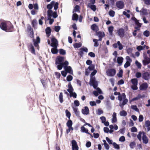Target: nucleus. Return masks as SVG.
Segmentation results:
<instances>
[{
    "label": "nucleus",
    "mask_w": 150,
    "mask_h": 150,
    "mask_svg": "<svg viewBox=\"0 0 150 150\" xmlns=\"http://www.w3.org/2000/svg\"><path fill=\"white\" fill-rule=\"evenodd\" d=\"M118 99L120 101L119 105L122 109L124 106L128 102V100L126 98L125 93H122L121 96H118Z\"/></svg>",
    "instance_id": "nucleus-1"
},
{
    "label": "nucleus",
    "mask_w": 150,
    "mask_h": 150,
    "mask_svg": "<svg viewBox=\"0 0 150 150\" xmlns=\"http://www.w3.org/2000/svg\"><path fill=\"white\" fill-rule=\"evenodd\" d=\"M132 85L131 88L134 90H137L138 89L137 85L138 84V80L137 79H132L131 80Z\"/></svg>",
    "instance_id": "nucleus-2"
},
{
    "label": "nucleus",
    "mask_w": 150,
    "mask_h": 150,
    "mask_svg": "<svg viewBox=\"0 0 150 150\" xmlns=\"http://www.w3.org/2000/svg\"><path fill=\"white\" fill-rule=\"evenodd\" d=\"M106 73L109 76H113L116 73V70L113 69H109L106 70Z\"/></svg>",
    "instance_id": "nucleus-3"
},
{
    "label": "nucleus",
    "mask_w": 150,
    "mask_h": 150,
    "mask_svg": "<svg viewBox=\"0 0 150 150\" xmlns=\"http://www.w3.org/2000/svg\"><path fill=\"white\" fill-rule=\"evenodd\" d=\"M90 83L91 85L92 86L95 88H96L98 86V83L95 80V78L93 76H90Z\"/></svg>",
    "instance_id": "nucleus-4"
},
{
    "label": "nucleus",
    "mask_w": 150,
    "mask_h": 150,
    "mask_svg": "<svg viewBox=\"0 0 150 150\" xmlns=\"http://www.w3.org/2000/svg\"><path fill=\"white\" fill-rule=\"evenodd\" d=\"M8 22L6 21H4L0 23V28H1L6 32L7 31V24Z\"/></svg>",
    "instance_id": "nucleus-5"
},
{
    "label": "nucleus",
    "mask_w": 150,
    "mask_h": 150,
    "mask_svg": "<svg viewBox=\"0 0 150 150\" xmlns=\"http://www.w3.org/2000/svg\"><path fill=\"white\" fill-rule=\"evenodd\" d=\"M68 64V62L67 61H65L64 62H63L61 64L57 65V67L58 69L60 70L62 69L63 67L64 69H65Z\"/></svg>",
    "instance_id": "nucleus-6"
},
{
    "label": "nucleus",
    "mask_w": 150,
    "mask_h": 150,
    "mask_svg": "<svg viewBox=\"0 0 150 150\" xmlns=\"http://www.w3.org/2000/svg\"><path fill=\"white\" fill-rule=\"evenodd\" d=\"M64 60V58L63 57L58 56L56 59L55 64H60Z\"/></svg>",
    "instance_id": "nucleus-7"
},
{
    "label": "nucleus",
    "mask_w": 150,
    "mask_h": 150,
    "mask_svg": "<svg viewBox=\"0 0 150 150\" xmlns=\"http://www.w3.org/2000/svg\"><path fill=\"white\" fill-rule=\"evenodd\" d=\"M116 5L118 8L120 9L123 8L124 6V2L122 1H117L116 3Z\"/></svg>",
    "instance_id": "nucleus-8"
},
{
    "label": "nucleus",
    "mask_w": 150,
    "mask_h": 150,
    "mask_svg": "<svg viewBox=\"0 0 150 150\" xmlns=\"http://www.w3.org/2000/svg\"><path fill=\"white\" fill-rule=\"evenodd\" d=\"M52 43L51 44V46L52 47H57L58 44V41L57 40L54 38H52L51 39Z\"/></svg>",
    "instance_id": "nucleus-9"
},
{
    "label": "nucleus",
    "mask_w": 150,
    "mask_h": 150,
    "mask_svg": "<svg viewBox=\"0 0 150 150\" xmlns=\"http://www.w3.org/2000/svg\"><path fill=\"white\" fill-rule=\"evenodd\" d=\"M72 146L73 150H78V146L77 143L75 140H73L72 141Z\"/></svg>",
    "instance_id": "nucleus-10"
},
{
    "label": "nucleus",
    "mask_w": 150,
    "mask_h": 150,
    "mask_svg": "<svg viewBox=\"0 0 150 150\" xmlns=\"http://www.w3.org/2000/svg\"><path fill=\"white\" fill-rule=\"evenodd\" d=\"M144 65H146L150 63V58H148L146 56L144 57V59L142 61Z\"/></svg>",
    "instance_id": "nucleus-11"
},
{
    "label": "nucleus",
    "mask_w": 150,
    "mask_h": 150,
    "mask_svg": "<svg viewBox=\"0 0 150 150\" xmlns=\"http://www.w3.org/2000/svg\"><path fill=\"white\" fill-rule=\"evenodd\" d=\"M118 35L121 38H122L125 36L124 30L122 28L120 29L117 31Z\"/></svg>",
    "instance_id": "nucleus-12"
},
{
    "label": "nucleus",
    "mask_w": 150,
    "mask_h": 150,
    "mask_svg": "<svg viewBox=\"0 0 150 150\" xmlns=\"http://www.w3.org/2000/svg\"><path fill=\"white\" fill-rule=\"evenodd\" d=\"M96 35L98 36L99 38L98 40L100 41L102 40V38L104 37L105 36V34L103 32L99 31L97 33Z\"/></svg>",
    "instance_id": "nucleus-13"
},
{
    "label": "nucleus",
    "mask_w": 150,
    "mask_h": 150,
    "mask_svg": "<svg viewBox=\"0 0 150 150\" xmlns=\"http://www.w3.org/2000/svg\"><path fill=\"white\" fill-rule=\"evenodd\" d=\"M142 77L145 80H148L150 78V74L147 72L144 73L142 74Z\"/></svg>",
    "instance_id": "nucleus-14"
},
{
    "label": "nucleus",
    "mask_w": 150,
    "mask_h": 150,
    "mask_svg": "<svg viewBox=\"0 0 150 150\" xmlns=\"http://www.w3.org/2000/svg\"><path fill=\"white\" fill-rule=\"evenodd\" d=\"M148 87L147 83H145L141 84L140 86L139 89L140 90H146Z\"/></svg>",
    "instance_id": "nucleus-15"
},
{
    "label": "nucleus",
    "mask_w": 150,
    "mask_h": 150,
    "mask_svg": "<svg viewBox=\"0 0 150 150\" xmlns=\"http://www.w3.org/2000/svg\"><path fill=\"white\" fill-rule=\"evenodd\" d=\"M40 39L39 37H37L36 40H33L34 45L35 47H38V43H40Z\"/></svg>",
    "instance_id": "nucleus-16"
},
{
    "label": "nucleus",
    "mask_w": 150,
    "mask_h": 150,
    "mask_svg": "<svg viewBox=\"0 0 150 150\" xmlns=\"http://www.w3.org/2000/svg\"><path fill=\"white\" fill-rule=\"evenodd\" d=\"M72 121L71 120H69L67 123V125L68 128H71V130H73L74 129L72 127Z\"/></svg>",
    "instance_id": "nucleus-17"
},
{
    "label": "nucleus",
    "mask_w": 150,
    "mask_h": 150,
    "mask_svg": "<svg viewBox=\"0 0 150 150\" xmlns=\"http://www.w3.org/2000/svg\"><path fill=\"white\" fill-rule=\"evenodd\" d=\"M64 69L65 71L71 74H73V71L72 68L70 66H68Z\"/></svg>",
    "instance_id": "nucleus-18"
},
{
    "label": "nucleus",
    "mask_w": 150,
    "mask_h": 150,
    "mask_svg": "<svg viewBox=\"0 0 150 150\" xmlns=\"http://www.w3.org/2000/svg\"><path fill=\"white\" fill-rule=\"evenodd\" d=\"M89 109L87 107H85L84 109L82 110V112L83 114L85 115H87L89 113Z\"/></svg>",
    "instance_id": "nucleus-19"
},
{
    "label": "nucleus",
    "mask_w": 150,
    "mask_h": 150,
    "mask_svg": "<svg viewBox=\"0 0 150 150\" xmlns=\"http://www.w3.org/2000/svg\"><path fill=\"white\" fill-rule=\"evenodd\" d=\"M91 29L94 31H97L98 30V26L96 24H93L91 26Z\"/></svg>",
    "instance_id": "nucleus-20"
},
{
    "label": "nucleus",
    "mask_w": 150,
    "mask_h": 150,
    "mask_svg": "<svg viewBox=\"0 0 150 150\" xmlns=\"http://www.w3.org/2000/svg\"><path fill=\"white\" fill-rule=\"evenodd\" d=\"M142 139L143 140V142L145 144H147L148 142V140L146 136L143 133L142 136Z\"/></svg>",
    "instance_id": "nucleus-21"
},
{
    "label": "nucleus",
    "mask_w": 150,
    "mask_h": 150,
    "mask_svg": "<svg viewBox=\"0 0 150 150\" xmlns=\"http://www.w3.org/2000/svg\"><path fill=\"white\" fill-rule=\"evenodd\" d=\"M123 61V58L122 57H118L117 58V61L118 64L121 65Z\"/></svg>",
    "instance_id": "nucleus-22"
},
{
    "label": "nucleus",
    "mask_w": 150,
    "mask_h": 150,
    "mask_svg": "<svg viewBox=\"0 0 150 150\" xmlns=\"http://www.w3.org/2000/svg\"><path fill=\"white\" fill-rule=\"evenodd\" d=\"M117 119L116 118V113L114 112L112 115V123H115L116 122Z\"/></svg>",
    "instance_id": "nucleus-23"
},
{
    "label": "nucleus",
    "mask_w": 150,
    "mask_h": 150,
    "mask_svg": "<svg viewBox=\"0 0 150 150\" xmlns=\"http://www.w3.org/2000/svg\"><path fill=\"white\" fill-rule=\"evenodd\" d=\"M53 12L51 10H48L47 12L48 19H50L52 16Z\"/></svg>",
    "instance_id": "nucleus-24"
},
{
    "label": "nucleus",
    "mask_w": 150,
    "mask_h": 150,
    "mask_svg": "<svg viewBox=\"0 0 150 150\" xmlns=\"http://www.w3.org/2000/svg\"><path fill=\"white\" fill-rule=\"evenodd\" d=\"M68 86L69 88L67 89V91L69 93L71 92H73V91L74 89L71 84L70 83H69Z\"/></svg>",
    "instance_id": "nucleus-25"
},
{
    "label": "nucleus",
    "mask_w": 150,
    "mask_h": 150,
    "mask_svg": "<svg viewBox=\"0 0 150 150\" xmlns=\"http://www.w3.org/2000/svg\"><path fill=\"white\" fill-rule=\"evenodd\" d=\"M54 1H52L51 2L50 4L47 5V8L48 10H51L53 7V5H54Z\"/></svg>",
    "instance_id": "nucleus-26"
},
{
    "label": "nucleus",
    "mask_w": 150,
    "mask_h": 150,
    "mask_svg": "<svg viewBox=\"0 0 150 150\" xmlns=\"http://www.w3.org/2000/svg\"><path fill=\"white\" fill-rule=\"evenodd\" d=\"M53 48H52L51 51L52 53L53 54H57L58 52V50L57 47H53Z\"/></svg>",
    "instance_id": "nucleus-27"
},
{
    "label": "nucleus",
    "mask_w": 150,
    "mask_h": 150,
    "mask_svg": "<svg viewBox=\"0 0 150 150\" xmlns=\"http://www.w3.org/2000/svg\"><path fill=\"white\" fill-rule=\"evenodd\" d=\"M46 32L48 37H49L51 33V29L50 27H47L46 29Z\"/></svg>",
    "instance_id": "nucleus-28"
},
{
    "label": "nucleus",
    "mask_w": 150,
    "mask_h": 150,
    "mask_svg": "<svg viewBox=\"0 0 150 150\" xmlns=\"http://www.w3.org/2000/svg\"><path fill=\"white\" fill-rule=\"evenodd\" d=\"M78 15L76 13H74L73 14L72 17V19L73 20L77 21L78 20Z\"/></svg>",
    "instance_id": "nucleus-29"
},
{
    "label": "nucleus",
    "mask_w": 150,
    "mask_h": 150,
    "mask_svg": "<svg viewBox=\"0 0 150 150\" xmlns=\"http://www.w3.org/2000/svg\"><path fill=\"white\" fill-rule=\"evenodd\" d=\"M120 115L122 116H125L127 115V113L125 110H122L120 111Z\"/></svg>",
    "instance_id": "nucleus-30"
},
{
    "label": "nucleus",
    "mask_w": 150,
    "mask_h": 150,
    "mask_svg": "<svg viewBox=\"0 0 150 150\" xmlns=\"http://www.w3.org/2000/svg\"><path fill=\"white\" fill-rule=\"evenodd\" d=\"M74 111L75 112L76 115L77 116H79V111L78 110V109L77 108H73Z\"/></svg>",
    "instance_id": "nucleus-31"
},
{
    "label": "nucleus",
    "mask_w": 150,
    "mask_h": 150,
    "mask_svg": "<svg viewBox=\"0 0 150 150\" xmlns=\"http://www.w3.org/2000/svg\"><path fill=\"white\" fill-rule=\"evenodd\" d=\"M88 6L90 7L91 9L94 11H95L96 10V6L94 5H91L90 4H89L88 5Z\"/></svg>",
    "instance_id": "nucleus-32"
},
{
    "label": "nucleus",
    "mask_w": 150,
    "mask_h": 150,
    "mask_svg": "<svg viewBox=\"0 0 150 150\" xmlns=\"http://www.w3.org/2000/svg\"><path fill=\"white\" fill-rule=\"evenodd\" d=\"M81 129L82 132L90 134L88 132V129H86L83 126H82L81 127Z\"/></svg>",
    "instance_id": "nucleus-33"
},
{
    "label": "nucleus",
    "mask_w": 150,
    "mask_h": 150,
    "mask_svg": "<svg viewBox=\"0 0 150 150\" xmlns=\"http://www.w3.org/2000/svg\"><path fill=\"white\" fill-rule=\"evenodd\" d=\"M81 46V43H76L74 45V47L75 48H78Z\"/></svg>",
    "instance_id": "nucleus-34"
},
{
    "label": "nucleus",
    "mask_w": 150,
    "mask_h": 150,
    "mask_svg": "<svg viewBox=\"0 0 150 150\" xmlns=\"http://www.w3.org/2000/svg\"><path fill=\"white\" fill-rule=\"evenodd\" d=\"M80 52L82 53L83 51H85L86 52H88V49L86 47H82L80 49Z\"/></svg>",
    "instance_id": "nucleus-35"
},
{
    "label": "nucleus",
    "mask_w": 150,
    "mask_h": 150,
    "mask_svg": "<svg viewBox=\"0 0 150 150\" xmlns=\"http://www.w3.org/2000/svg\"><path fill=\"white\" fill-rule=\"evenodd\" d=\"M98 41H99L98 40L96 39H93V41L94 42V46L97 47L98 46Z\"/></svg>",
    "instance_id": "nucleus-36"
},
{
    "label": "nucleus",
    "mask_w": 150,
    "mask_h": 150,
    "mask_svg": "<svg viewBox=\"0 0 150 150\" xmlns=\"http://www.w3.org/2000/svg\"><path fill=\"white\" fill-rule=\"evenodd\" d=\"M140 12H142L143 14L144 15H146L148 13L146 9L143 8L142 10L140 11Z\"/></svg>",
    "instance_id": "nucleus-37"
},
{
    "label": "nucleus",
    "mask_w": 150,
    "mask_h": 150,
    "mask_svg": "<svg viewBox=\"0 0 150 150\" xmlns=\"http://www.w3.org/2000/svg\"><path fill=\"white\" fill-rule=\"evenodd\" d=\"M117 44L119 46V49L120 50H122L123 48V46L122 44L119 41H118L117 42Z\"/></svg>",
    "instance_id": "nucleus-38"
},
{
    "label": "nucleus",
    "mask_w": 150,
    "mask_h": 150,
    "mask_svg": "<svg viewBox=\"0 0 150 150\" xmlns=\"http://www.w3.org/2000/svg\"><path fill=\"white\" fill-rule=\"evenodd\" d=\"M103 113V110L101 109H98L97 111V114L100 115Z\"/></svg>",
    "instance_id": "nucleus-39"
},
{
    "label": "nucleus",
    "mask_w": 150,
    "mask_h": 150,
    "mask_svg": "<svg viewBox=\"0 0 150 150\" xmlns=\"http://www.w3.org/2000/svg\"><path fill=\"white\" fill-rule=\"evenodd\" d=\"M59 98L60 103H62L63 102V94L62 93H60L59 96Z\"/></svg>",
    "instance_id": "nucleus-40"
},
{
    "label": "nucleus",
    "mask_w": 150,
    "mask_h": 150,
    "mask_svg": "<svg viewBox=\"0 0 150 150\" xmlns=\"http://www.w3.org/2000/svg\"><path fill=\"white\" fill-rule=\"evenodd\" d=\"M94 68V65L93 64H91L89 66L88 69L90 71H92L93 70Z\"/></svg>",
    "instance_id": "nucleus-41"
},
{
    "label": "nucleus",
    "mask_w": 150,
    "mask_h": 150,
    "mask_svg": "<svg viewBox=\"0 0 150 150\" xmlns=\"http://www.w3.org/2000/svg\"><path fill=\"white\" fill-rule=\"evenodd\" d=\"M141 97V96L140 95H139L137 97L133 98L132 100V101L137 100Z\"/></svg>",
    "instance_id": "nucleus-42"
},
{
    "label": "nucleus",
    "mask_w": 150,
    "mask_h": 150,
    "mask_svg": "<svg viewBox=\"0 0 150 150\" xmlns=\"http://www.w3.org/2000/svg\"><path fill=\"white\" fill-rule=\"evenodd\" d=\"M136 143L134 142H132L129 144L130 148L133 149L135 146Z\"/></svg>",
    "instance_id": "nucleus-43"
},
{
    "label": "nucleus",
    "mask_w": 150,
    "mask_h": 150,
    "mask_svg": "<svg viewBox=\"0 0 150 150\" xmlns=\"http://www.w3.org/2000/svg\"><path fill=\"white\" fill-rule=\"evenodd\" d=\"M135 64L138 68H141L142 66L141 64L139 62L137 61H136L135 62Z\"/></svg>",
    "instance_id": "nucleus-44"
},
{
    "label": "nucleus",
    "mask_w": 150,
    "mask_h": 150,
    "mask_svg": "<svg viewBox=\"0 0 150 150\" xmlns=\"http://www.w3.org/2000/svg\"><path fill=\"white\" fill-rule=\"evenodd\" d=\"M113 145L114 146L115 148L117 149H120V146L119 145L117 144L115 142H114L113 143Z\"/></svg>",
    "instance_id": "nucleus-45"
},
{
    "label": "nucleus",
    "mask_w": 150,
    "mask_h": 150,
    "mask_svg": "<svg viewBox=\"0 0 150 150\" xmlns=\"http://www.w3.org/2000/svg\"><path fill=\"white\" fill-rule=\"evenodd\" d=\"M58 3L57 2L55 3L54 2V4L53 6H54V8L55 10H56L58 8Z\"/></svg>",
    "instance_id": "nucleus-46"
},
{
    "label": "nucleus",
    "mask_w": 150,
    "mask_h": 150,
    "mask_svg": "<svg viewBox=\"0 0 150 150\" xmlns=\"http://www.w3.org/2000/svg\"><path fill=\"white\" fill-rule=\"evenodd\" d=\"M131 62L127 61L125 64L124 65V67L125 68H126L129 66L130 65Z\"/></svg>",
    "instance_id": "nucleus-47"
},
{
    "label": "nucleus",
    "mask_w": 150,
    "mask_h": 150,
    "mask_svg": "<svg viewBox=\"0 0 150 150\" xmlns=\"http://www.w3.org/2000/svg\"><path fill=\"white\" fill-rule=\"evenodd\" d=\"M143 34L146 37H148L150 33L148 31L146 30L144 32Z\"/></svg>",
    "instance_id": "nucleus-48"
},
{
    "label": "nucleus",
    "mask_w": 150,
    "mask_h": 150,
    "mask_svg": "<svg viewBox=\"0 0 150 150\" xmlns=\"http://www.w3.org/2000/svg\"><path fill=\"white\" fill-rule=\"evenodd\" d=\"M115 12L114 11L112 10L109 12V15L111 17H114L115 15Z\"/></svg>",
    "instance_id": "nucleus-49"
},
{
    "label": "nucleus",
    "mask_w": 150,
    "mask_h": 150,
    "mask_svg": "<svg viewBox=\"0 0 150 150\" xmlns=\"http://www.w3.org/2000/svg\"><path fill=\"white\" fill-rule=\"evenodd\" d=\"M142 134V132H139V134L137 136V138L139 139V140L140 141H141V140Z\"/></svg>",
    "instance_id": "nucleus-50"
},
{
    "label": "nucleus",
    "mask_w": 150,
    "mask_h": 150,
    "mask_svg": "<svg viewBox=\"0 0 150 150\" xmlns=\"http://www.w3.org/2000/svg\"><path fill=\"white\" fill-rule=\"evenodd\" d=\"M70 93V97L72 96L75 98H76V94L75 92H71Z\"/></svg>",
    "instance_id": "nucleus-51"
},
{
    "label": "nucleus",
    "mask_w": 150,
    "mask_h": 150,
    "mask_svg": "<svg viewBox=\"0 0 150 150\" xmlns=\"http://www.w3.org/2000/svg\"><path fill=\"white\" fill-rule=\"evenodd\" d=\"M59 52L60 54H61L64 55L66 54L65 51L62 49H60Z\"/></svg>",
    "instance_id": "nucleus-52"
},
{
    "label": "nucleus",
    "mask_w": 150,
    "mask_h": 150,
    "mask_svg": "<svg viewBox=\"0 0 150 150\" xmlns=\"http://www.w3.org/2000/svg\"><path fill=\"white\" fill-rule=\"evenodd\" d=\"M72 77L70 75H68L67 78V81H71L72 79Z\"/></svg>",
    "instance_id": "nucleus-53"
},
{
    "label": "nucleus",
    "mask_w": 150,
    "mask_h": 150,
    "mask_svg": "<svg viewBox=\"0 0 150 150\" xmlns=\"http://www.w3.org/2000/svg\"><path fill=\"white\" fill-rule=\"evenodd\" d=\"M125 141V138L124 136L120 137L119 139V141L121 142H124Z\"/></svg>",
    "instance_id": "nucleus-54"
},
{
    "label": "nucleus",
    "mask_w": 150,
    "mask_h": 150,
    "mask_svg": "<svg viewBox=\"0 0 150 150\" xmlns=\"http://www.w3.org/2000/svg\"><path fill=\"white\" fill-rule=\"evenodd\" d=\"M145 125L146 127H150V121L149 120L145 122Z\"/></svg>",
    "instance_id": "nucleus-55"
},
{
    "label": "nucleus",
    "mask_w": 150,
    "mask_h": 150,
    "mask_svg": "<svg viewBox=\"0 0 150 150\" xmlns=\"http://www.w3.org/2000/svg\"><path fill=\"white\" fill-rule=\"evenodd\" d=\"M131 108L132 109H133L134 110H135L136 111H138V109L137 108V107L136 105H132L131 106Z\"/></svg>",
    "instance_id": "nucleus-56"
},
{
    "label": "nucleus",
    "mask_w": 150,
    "mask_h": 150,
    "mask_svg": "<svg viewBox=\"0 0 150 150\" xmlns=\"http://www.w3.org/2000/svg\"><path fill=\"white\" fill-rule=\"evenodd\" d=\"M131 131L132 132H136L137 131V129L135 127H133L131 128Z\"/></svg>",
    "instance_id": "nucleus-57"
},
{
    "label": "nucleus",
    "mask_w": 150,
    "mask_h": 150,
    "mask_svg": "<svg viewBox=\"0 0 150 150\" xmlns=\"http://www.w3.org/2000/svg\"><path fill=\"white\" fill-rule=\"evenodd\" d=\"M44 19V17L43 16H41V17L40 19H39V23L40 25H42L43 23V22L42 21V20Z\"/></svg>",
    "instance_id": "nucleus-58"
},
{
    "label": "nucleus",
    "mask_w": 150,
    "mask_h": 150,
    "mask_svg": "<svg viewBox=\"0 0 150 150\" xmlns=\"http://www.w3.org/2000/svg\"><path fill=\"white\" fill-rule=\"evenodd\" d=\"M144 119V117L142 115H140L139 116V121L141 122H142Z\"/></svg>",
    "instance_id": "nucleus-59"
},
{
    "label": "nucleus",
    "mask_w": 150,
    "mask_h": 150,
    "mask_svg": "<svg viewBox=\"0 0 150 150\" xmlns=\"http://www.w3.org/2000/svg\"><path fill=\"white\" fill-rule=\"evenodd\" d=\"M60 29V27L59 26H56L55 27L54 30L56 32H58Z\"/></svg>",
    "instance_id": "nucleus-60"
},
{
    "label": "nucleus",
    "mask_w": 150,
    "mask_h": 150,
    "mask_svg": "<svg viewBox=\"0 0 150 150\" xmlns=\"http://www.w3.org/2000/svg\"><path fill=\"white\" fill-rule=\"evenodd\" d=\"M113 30V26H110L108 28V30L110 33H112Z\"/></svg>",
    "instance_id": "nucleus-61"
},
{
    "label": "nucleus",
    "mask_w": 150,
    "mask_h": 150,
    "mask_svg": "<svg viewBox=\"0 0 150 150\" xmlns=\"http://www.w3.org/2000/svg\"><path fill=\"white\" fill-rule=\"evenodd\" d=\"M136 77L137 78H139L141 76L142 74L140 72H137L136 73L135 75Z\"/></svg>",
    "instance_id": "nucleus-62"
},
{
    "label": "nucleus",
    "mask_w": 150,
    "mask_h": 150,
    "mask_svg": "<svg viewBox=\"0 0 150 150\" xmlns=\"http://www.w3.org/2000/svg\"><path fill=\"white\" fill-rule=\"evenodd\" d=\"M79 7L78 5H76L74 7V11L76 12L78 11H79Z\"/></svg>",
    "instance_id": "nucleus-63"
},
{
    "label": "nucleus",
    "mask_w": 150,
    "mask_h": 150,
    "mask_svg": "<svg viewBox=\"0 0 150 150\" xmlns=\"http://www.w3.org/2000/svg\"><path fill=\"white\" fill-rule=\"evenodd\" d=\"M145 4L147 5H149L150 4V0H144Z\"/></svg>",
    "instance_id": "nucleus-64"
}]
</instances>
